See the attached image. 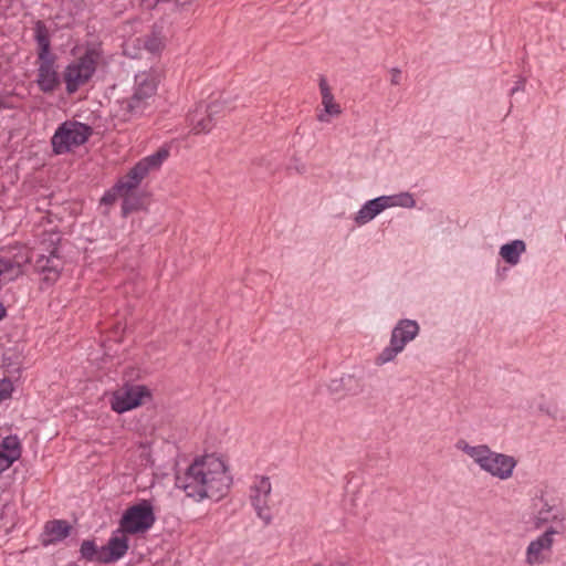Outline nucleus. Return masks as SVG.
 <instances>
[{"mask_svg": "<svg viewBox=\"0 0 566 566\" xmlns=\"http://www.w3.org/2000/svg\"><path fill=\"white\" fill-rule=\"evenodd\" d=\"M232 478L226 462L214 454H206L195 460L184 475L177 476L176 484L189 497L198 501L209 497L219 500L230 489Z\"/></svg>", "mask_w": 566, "mask_h": 566, "instance_id": "obj_1", "label": "nucleus"}, {"mask_svg": "<svg viewBox=\"0 0 566 566\" xmlns=\"http://www.w3.org/2000/svg\"><path fill=\"white\" fill-rule=\"evenodd\" d=\"M455 449L468 455L478 468L499 481H507L514 475L517 459L513 455L496 452L488 444L472 446L467 440L455 442Z\"/></svg>", "mask_w": 566, "mask_h": 566, "instance_id": "obj_2", "label": "nucleus"}, {"mask_svg": "<svg viewBox=\"0 0 566 566\" xmlns=\"http://www.w3.org/2000/svg\"><path fill=\"white\" fill-rule=\"evenodd\" d=\"M531 516L535 530L554 531L560 537L566 534V511L546 491L539 490L533 496Z\"/></svg>", "mask_w": 566, "mask_h": 566, "instance_id": "obj_3", "label": "nucleus"}, {"mask_svg": "<svg viewBox=\"0 0 566 566\" xmlns=\"http://www.w3.org/2000/svg\"><path fill=\"white\" fill-rule=\"evenodd\" d=\"M159 76L155 72L145 71L135 76V86L133 95L119 102V109L116 116L123 120H128L130 117L142 114L153 101Z\"/></svg>", "mask_w": 566, "mask_h": 566, "instance_id": "obj_4", "label": "nucleus"}, {"mask_svg": "<svg viewBox=\"0 0 566 566\" xmlns=\"http://www.w3.org/2000/svg\"><path fill=\"white\" fill-rule=\"evenodd\" d=\"M92 134V128L80 122H65L59 126L52 137L55 154H65L83 145Z\"/></svg>", "mask_w": 566, "mask_h": 566, "instance_id": "obj_5", "label": "nucleus"}, {"mask_svg": "<svg viewBox=\"0 0 566 566\" xmlns=\"http://www.w3.org/2000/svg\"><path fill=\"white\" fill-rule=\"evenodd\" d=\"M96 65L97 54L94 51H87L84 55L73 60L63 73L66 91L74 93L80 86L87 83L95 73Z\"/></svg>", "mask_w": 566, "mask_h": 566, "instance_id": "obj_6", "label": "nucleus"}, {"mask_svg": "<svg viewBox=\"0 0 566 566\" xmlns=\"http://www.w3.org/2000/svg\"><path fill=\"white\" fill-rule=\"evenodd\" d=\"M155 520L153 505L144 500L124 512L119 527L127 534H144L151 528Z\"/></svg>", "mask_w": 566, "mask_h": 566, "instance_id": "obj_7", "label": "nucleus"}, {"mask_svg": "<svg viewBox=\"0 0 566 566\" xmlns=\"http://www.w3.org/2000/svg\"><path fill=\"white\" fill-rule=\"evenodd\" d=\"M558 537L560 536L554 534V531H543L532 538L525 548V565L542 566L549 563Z\"/></svg>", "mask_w": 566, "mask_h": 566, "instance_id": "obj_8", "label": "nucleus"}, {"mask_svg": "<svg viewBox=\"0 0 566 566\" xmlns=\"http://www.w3.org/2000/svg\"><path fill=\"white\" fill-rule=\"evenodd\" d=\"M150 398V391L143 385H125L112 394L111 407L117 413H124L143 405Z\"/></svg>", "mask_w": 566, "mask_h": 566, "instance_id": "obj_9", "label": "nucleus"}, {"mask_svg": "<svg viewBox=\"0 0 566 566\" xmlns=\"http://www.w3.org/2000/svg\"><path fill=\"white\" fill-rule=\"evenodd\" d=\"M168 157L169 149L161 147L156 153L140 159L123 178L132 187V189H137L148 175L160 169Z\"/></svg>", "mask_w": 566, "mask_h": 566, "instance_id": "obj_10", "label": "nucleus"}, {"mask_svg": "<svg viewBox=\"0 0 566 566\" xmlns=\"http://www.w3.org/2000/svg\"><path fill=\"white\" fill-rule=\"evenodd\" d=\"M271 491L272 485L270 479L266 476L256 478L251 488L252 505L255 509L258 516L262 518L265 524H269L272 521L269 506Z\"/></svg>", "mask_w": 566, "mask_h": 566, "instance_id": "obj_11", "label": "nucleus"}, {"mask_svg": "<svg viewBox=\"0 0 566 566\" xmlns=\"http://www.w3.org/2000/svg\"><path fill=\"white\" fill-rule=\"evenodd\" d=\"M128 549L127 533L119 527L108 543L99 548L97 562L113 563L122 558Z\"/></svg>", "mask_w": 566, "mask_h": 566, "instance_id": "obj_12", "label": "nucleus"}, {"mask_svg": "<svg viewBox=\"0 0 566 566\" xmlns=\"http://www.w3.org/2000/svg\"><path fill=\"white\" fill-rule=\"evenodd\" d=\"M420 333V325L415 319H399L390 332V342L405 350L406 346L415 340Z\"/></svg>", "mask_w": 566, "mask_h": 566, "instance_id": "obj_13", "label": "nucleus"}, {"mask_svg": "<svg viewBox=\"0 0 566 566\" xmlns=\"http://www.w3.org/2000/svg\"><path fill=\"white\" fill-rule=\"evenodd\" d=\"M319 92L323 109L317 114V120L321 123H329L332 118L338 117L343 111L340 105L335 101L325 77H321L319 80Z\"/></svg>", "mask_w": 566, "mask_h": 566, "instance_id": "obj_14", "label": "nucleus"}, {"mask_svg": "<svg viewBox=\"0 0 566 566\" xmlns=\"http://www.w3.org/2000/svg\"><path fill=\"white\" fill-rule=\"evenodd\" d=\"M62 260L56 254V250L50 251L49 255L40 254L35 261V271L43 275V280L48 283H53L57 280L62 270Z\"/></svg>", "mask_w": 566, "mask_h": 566, "instance_id": "obj_15", "label": "nucleus"}, {"mask_svg": "<svg viewBox=\"0 0 566 566\" xmlns=\"http://www.w3.org/2000/svg\"><path fill=\"white\" fill-rule=\"evenodd\" d=\"M136 45H138V48L143 45L145 51L151 54H156L160 52L164 48V38L158 33H153L151 35L146 36L145 39H135L125 44V54L134 59L142 57L143 54L142 52L136 51Z\"/></svg>", "mask_w": 566, "mask_h": 566, "instance_id": "obj_16", "label": "nucleus"}, {"mask_svg": "<svg viewBox=\"0 0 566 566\" xmlns=\"http://www.w3.org/2000/svg\"><path fill=\"white\" fill-rule=\"evenodd\" d=\"M382 200L384 197L379 196L377 198L366 201L360 207V209L352 217L353 222L357 227H363L373 221L377 216H379L382 211L386 210V206Z\"/></svg>", "mask_w": 566, "mask_h": 566, "instance_id": "obj_17", "label": "nucleus"}, {"mask_svg": "<svg viewBox=\"0 0 566 566\" xmlns=\"http://www.w3.org/2000/svg\"><path fill=\"white\" fill-rule=\"evenodd\" d=\"M21 457V443L17 436H8L0 443V473Z\"/></svg>", "mask_w": 566, "mask_h": 566, "instance_id": "obj_18", "label": "nucleus"}, {"mask_svg": "<svg viewBox=\"0 0 566 566\" xmlns=\"http://www.w3.org/2000/svg\"><path fill=\"white\" fill-rule=\"evenodd\" d=\"M38 84L43 92H52L59 85V76L51 57L40 59Z\"/></svg>", "mask_w": 566, "mask_h": 566, "instance_id": "obj_19", "label": "nucleus"}, {"mask_svg": "<svg viewBox=\"0 0 566 566\" xmlns=\"http://www.w3.org/2000/svg\"><path fill=\"white\" fill-rule=\"evenodd\" d=\"M526 252V243L521 239L512 240L500 247L499 255L511 266L521 262L522 255Z\"/></svg>", "mask_w": 566, "mask_h": 566, "instance_id": "obj_20", "label": "nucleus"}, {"mask_svg": "<svg viewBox=\"0 0 566 566\" xmlns=\"http://www.w3.org/2000/svg\"><path fill=\"white\" fill-rule=\"evenodd\" d=\"M70 533V525L65 521H52L46 523L43 544L49 545L64 539Z\"/></svg>", "mask_w": 566, "mask_h": 566, "instance_id": "obj_21", "label": "nucleus"}, {"mask_svg": "<svg viewBox=\"0 0 566 566\" xmlns=\"http://www.w3.org/2000/svg\"><path fill=\"white\" fill-rule=\"evenodd\" d=\"M34 39L39 45V59L50 57L49 30L41 21H38L34 25Z\"/></svg>", "mask_w": 566, "mask_h": 566, "instance_id": "obj_22", "label": "nucleus"}, {"mask_svg": "<svg viewBox=\"0 0 566 566\" xmlns=\"http://www.w3.org/2000/svg\"><path fill=\"white\" fill-rule=\"evenodd\" d=\"M382 197V201L385 202L386 209L395 207L411 209L416 207V200L413 198V195L408 191Z\"/></svg>", "mask_w": 566, "mask_h": 566, "instance_id": "obj_23", "label": "nucleus"}, {"mask_svg": "<svg viewBox=\"0 0 566 566\" xmlns=\"http://www.w3.org/2000/svg\"><path fill=\"white\" fill-rule=\"evenodd\" d=\"M403 350L389 340V344L375 357V365L380 367L396 360Z\"/></svg>", "mask_w": 566, "mask_h": 566, "instance_id": "obj_24", "label": "nucleus"}, {"mask_svg": "<svg viewBox=\"0 0 566 566\" xmlns=\"http://www.w3.org/2000/svg\"><path fill=\"white\" fill-rule=\"evenodd\" d=\"M217 105H211L207 109V117L196 119L195 116L191 117L192 130L196 134L209 132L213 126V116L217 114Z\"/></svg>", "mask_w": 566, "mask_h": 566, "instance_id": "obj_25", "label": "nucleus"}, {"mask_svg": "<svg viewBox=\"0 0 566 566\" xmlns=\"http://www.w3.org/2000/svg\"><path fill=\"white\" fill-rule=\"evenodd\" d=\"M129 189H132V187L125 181L124 178H120L117 184L102 197L101 203L113 205L117 198H120L122 195L127 193Z\"/></svg>", "mask_w": 566, "mask_h": 566, "instance_id": "obj_26", "label": "nucleus"}, {"mask_svg": "<svg viewBox=\"0 0 566 566\" xmlns=\"http://www.w3.org/2000/svg\"><path fill=\"white\" fill-rule=\"evenodd\" d=\"M136 189H129L127 193L122 195L123 205L122 211L124 216L136 211L140 207V198L136 195Z\"/></svg>", "mask_w": 566, "mask_h": 566, "instance_id": "obj_27", "label": "nucleus"}, {"mask_svg": "<svg viewBox=\"0 0 566 566\" xmlns=\"http://www.w3.org/2000/svg\"><path fill=\"white\" fill-rule=\"evenodd\" d=\"M192 0H140V6L144 9L150 10L163 3H174L176 7L189 4Z\"/></svg>", "mask_w": 566, "mask_h": 566, "instance_id": "obj_28", "label": "nucleus"}, {"mask_svg": "<svg viewBox=\"0 0 566 566\" xmlns=\"http://www.w3.org/2000/svg\"><path fill=\"white\" fill-rule=\"evenodd\" d=\"M81 554L84 558H86L88 560H97L99 549L96 548V545L94 542L84 541L81 545Z\"/></svg>", "mask_w": 566, "mask_h": 566, "instance_id": "obj_29", "label": "nucleus"}, {"mask_svg": "<svg viewBox=\"0 0 566 566\" xmlns=\"http://www.w3.org/2000/svg\"><path fill=\"white\" fill-rule=\"evenodd\" d=\"M13 385L10 380L3 379L0 381V402L11 397Z\"/></svg>", "mask_w": 566, "mask_h": 566, "instance_id": "obj_30", "label": "nucleus"}, {"mask_svg": "<svg viewBox=\"0 0 566 566\" xmlns=\"http://www.w3.org/2000/svg\"><path fill=\"white\" fill-rule=\"evenodd\" d=\"M401 80V71L399 69H391L390 71V83L392 85H399Z\"/></svg>", "mask_w": 566, "mask_h": 566, "instance_id": "obj_31", "label": "nucleus"}, {"mask_svg": "<svg viewBox=\"0 0 566 566\" xmlns=\"http://www.w3.org/2000/svg\"><path fill=\"white\" fill-rule=\"evenodd\" d=\"M524 88H525V80L521 78L515 83L514 87L511 90V94H515L518 91H524Z\"/></svg>", "mask_w": 566, "mask_h": 566, "instance_id": "obj_32", "label": "nucleus"}, {"mask_svg": "<svg viewBox=\"0 0 566 566\" xmlns=\"http://www.w3.org/2000/svg\"><path fill=\"white\" fill-rule=\"evenodd\" d=\"M331 566H353V565L350 563H348V562L336 560Z\"/></svg>", "mask_w": 566, "mask_h": 566, "instance_id": "obj_33", "label": "nucleus"}, {"mask_svg": "<svg viewBox=\"0 0 566 566\" xmlns=\"http://www.w3.org/2000/svg\"><path fill=\"white\" fill-rule=\"evenodd\" d=\"M4 314H6V310L2 306V304H0V319L4 316Z\"/></svg>", "mask_w": 566, "mask_h": 566, "instance_id": "obj_34", "label": "nucleus"}]
</instances>
